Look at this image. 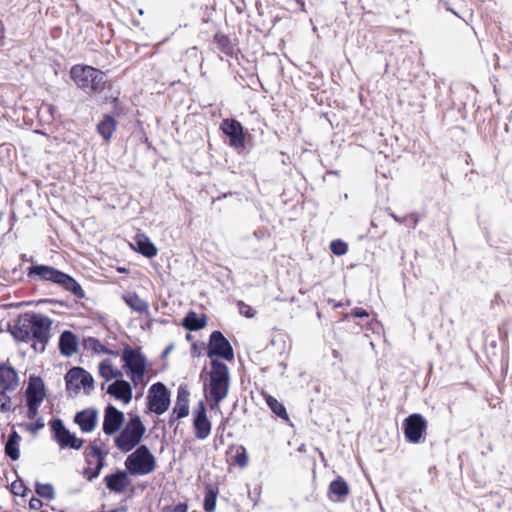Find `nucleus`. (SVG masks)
Masks as SVG:
<instances>
[{"mask_svg":"<svg viewBox=\"0 0 512 512\" xmlns=\"http://www.w3.org/2000/svg\"><path fill=\"white\" fill-rule=\"evenodd\" d=\"M52 324V319L44 314L27 312L19 315L8 331L17 342H31L35 352L43 353L51 338Z\"/></svg>","mask_w":512,"mask_h":512,"instance_id":"1","label":"nucleus"},{"mask_svg":"<svg viewBox=\"0 0 512 512\" xmlns=\"http://www.w3.org/2000/svg\"><path fill=\"white\" fill-rule=\"evenodd\" d=\"M203 393L210 410L219 411L221 402L228 396L230 390V372L228 366L219 359L210 361V369L204 375Z\"/></svg>","mask_w":512,"mask_h":512,"instance_id":"2","label":"nucleus"},{"mask_svg":"<svg viewBox=\"0 0 512 512\" xmlns=\"http://www.w3.org/2000/svg\"><path fill=\"white\" fill-rule=\"evenodd\" d=\"M70 78L75 85L90 96L112 90L113 82L103 71L85 64H75L70 69Z\"/></svg>","mask_w":512,"mask_h":512,"instance_id":"3","label":"nucleus"},{"mask_svg":"<svg viewBox=\"0 0 512 512\" xmlns=\"http://www.w3.org/2000/svg\"><path fill=\"white\" fill-rule=\"evenodd\" d=\"M27 277L31 280L51 282L72 293L78 299L85 298V291L72 276L52 266L44 264L32 265L27 269Z\"/></svg>","mask_w":512,"mask_h":512,"instance_id":"4","label":"nucleus"},{"mask_svg":"<svg viewBox=\"0 0 512 512\" xmlns=\"http://www.w3.org/2000/svg\"><path fill=\"white\" fill-rule=\"evenodd\" d=\"M121 359L124 362L123 368L129 374L133 385L135 387L146 385L144 377L146 374L147 359L140 350L127 345L122 350Z\"/></svg>","mask_w":512,"mask_h":512,"instance_id":"5","label":"nucleus"},{"mask_svg":"<svg viewBox=\"0 0 512 512\" xmlns=\"http://www.w3.org/2000/svg\"><path fill=\"white\" fill-rule=\"evenodd\" d=\"M146 428L138 415L130 417L122 431L114 438L115 446L122 452L133 450L142 440Z\"/></svg>","mask_w":512,"mask_h":512,"instance_id":"6","label":"nucleus"},{"mask_svg":"<svg viewBox=\"0 0 512 512\" xmlns=\"http://www.w3.org/2000/svg\"><path fill=\"white\" fill-rule=\"evenodd\" d=\"M124 465L131 475H147L154 472L157 467L156 459L146 445L139 446L128 455Z\"/></svg>","mask_w":512,"mask_h":512,"instance_id":"7","label":"nucleus"},{"mask_svg":"<svg viewBox=\"0 0 512 512\" xmlns=\"http://www.w3.org/2000/svg\"><path fill=\"white\" fill-rule=\"evenodd\" d=\"M83 456L86 466L82 475L88 481H92L100 475L105 465L107 452L101 448L97 441H93L85 447Z\"/></svg>","mask_w":512,"mask_h":512,"instance_id":"8","label":"nucleus"},{"mask_svg":"<svg viewBox=\"0 0 512 512\" xmlns=\"http://www.w3.org/2000/svg\"><path fill=\"white\" fill-rule=\"evenodd\" d=\"M66 391L70 395H78L81 391L89 395L94 390L93 376L82 367H72L64 377Z\"/></svg>","mask_w":512,"mask_h":512,"instance_id":"9","label":"nucleus"},{"mask_svg":"<svg viewBox=\"0 0 512 512\" xmlns=\"http://www.w3.org/2000/svg\"><path fill=\"white\" fill-rule=\"evenodd\" d=\"M45 397L46 390L43 380L39 376H30L28 386L25 391L28 419H36L39 407Z\"/></svg>","mask_w":512,"mask_h":512,"instance_id":"10","label":"nucleus"},{"mask_svg":"<svg viewBox=\"0 0 512 512\" xmlns=\"http://www.w3.org/2000/svg\"><path fill=\"white\" fill-rule=\"evenodd\" d=\"M207 356L211 360L221 358L228 362L234 361L233 347L221 331L215 330L210 334Z\"/></svg>","mask_w":512,"mask_h":512,"instance_id":"11","label":"nucleus"},{"mask_svg":"<svg viewBox=\"0 0 512 512\" xmlns=\"http://www.w3.org/2000/svg\"><path fill=\"white\" fill-rule=\"evenodd\" d=\"M50 429L53 435L54 441L58 444L60 449H73L80 450L85 440L77 437L74 433H71L63 424L61 419H53L50 421Z\"/></svg>","mask_w":512,"mask_h":512,"instance_id":"12","label":"nucleus"},{"mask_svg":"<svg viewBox=\"0 0 512 512\" xmlns=\"http://www.w3.org/2000/svg\"><path fill=\"white\" fill-rule=\"evenodd\" d=\"M148 409L157 414L165 413L170 405V392L162 382L154 383L148 390Z\"/></svg>","mask_w":512,"mask_h":512,"instance_id":"13","label":"nucleus"},{"mask_svg":"<svg viewBox=\"0 0 512 512\" xmlns=\"http://www.w3.org/2000/svg\"><path fill=\"white\" fill-rule=\"evenodd\" d=\"M426 431L427 421L421 414H411L403 421L404 436L409 443H420L424 439Z\"/></svg>","mask_w":512,"mask_h":512,"instance_id":"14","label":"nucleus"},{"mask_svg":"<svg viewBox=\"0 0 512 512\" xmlns=\"http://www.w3.org/2000/svg\"><path fill=\"white\" fill-rule=\"evenodd\" d=\"M221 131L229 137V145L237 151L245 149V133L242 124L233 118L222 120Z\"/></svg>","mask_w":512,"mask_h":512,"instance_id":"15","label":"nucleus"},{"mask_svg":"<svg viewBox=\"0 0 512 512\" xmlns=\"http://www.w3.org/2000/svg\"><path fill=\"white\" fill-rule=\"evenodd\" d=\"M212 424L207 416L205 403L200 401L193 411L194 436L198 440L208 438L211 433Z\"/></svg>","mask_w":512,"mask_h":512,"instance_id":"16","label":"nucleus"},{"mask_svg":"<svg viewBox=\"0 0 512 512\" xmlns=\"http://www.w3.org/2000/svg\"><path fill=\"white\" fill-rule=\"evenodd\" d=\"M190 392L187 385H180L172 413L169 416L168 424L172 427L178 420L189 415Z\"/></svg>","mask_w":512,"mask_h":512,"instance_id":"17","label":"nucleus"},{"mask_svg":"<svg viewBox=\"0 0 512 512\" xmlns=\"http://www.w3.org/2000/svg\"><path fill=\"white\" fill-rule=\"evenodd\" d=\"M125 420L123 412L112 405H108L104 410L103 432L106 435H113L119 431Z\"/></svg>","mask_w":512,"mask_h":512,"instance_id":"18","label":"nucleus"},{"mask_svg":"<svg viewBox=\"0 0 512 512\" xmlns=\"http://www.w3.org/2000/svg\"><path fill=\"white\" fill-rule=\"evenodd\" d=\"M129 472L126 470H118L115 473L108 474L104 477V483L110 492L115 494L124 493L131 484Z\"/></svg>","mask_w":512,"mask_h":512,"instance_id":"19","label":"nucleus"},{"mask_svg":"<svg viewBox=\"0 0 512 512\" xmlns=\"http://www.w3.org/2000/svg\"><path fill=\"white\" fill-rule=\"evenodd\" d=\"M74 423L79 426L82 433H90L97 426L98 411L93 407L78 411L74 416Z\"/></svg>","mask_w":512,"mask_h":512,"instance_id":"20","label":"nucleus"},{"mask_svg":"<svg viewBox=\"0 0 512 512\" xmlns=\"http://www.w3.org/2000/svg\"><path fill=\"white\" fill-rule=\"evenodd\" d=\"M130 247L147 258H153L158 253L157 247L144 233H137L133 238V243H130Z\"/></svg>","mask_w":512,"mask_h":512,"instance_id":"21","label":"nucleus"},{"mask_svg":"<svg viewBox=\"0 0 512 512\" xmlns=\"http://www.w3.org/2000/svg\"><path fill=\"white\" fill-rule=\"evenodd\" d=\"M19 385L16 370L5 363L0 364V390L14 391Z\"/></svg>","mask_w":512,"mask_h":512,"instance_id":"22","label":"nucleus"},{"mask_svg":"<svg viewBox=\"0 0 512 512\" xmlns=\"http://www.w3.org/2000/svg\"><path fill=\"white\" fill-rule=\"evenodd\" d=\"M117 126L115 115L104 114L96 126V131L105 143H109L117 130Z\"/></svg>","mask_w":512,"mask_h":512,"instance_id":"23","label":"nucleus"},{"mask_svg":"<svg viewBox=\"0 0 512 512\" xmlns=\"http://www.w3.org/2000/svg\"><path fill=\"white\" fill-rule=\"evenodd\" d=\"M350 493V488L347 482L338 476L334 479L328 487V498L333 502H343Z\"/></svg>","mask_w":512,"mask_h":512,"instance_id":"24","label":"nucleus"},{"mask_svg":"<svg viewBox=\"0 0 512 512\" xmlns=\"http://www.w3.org/2000/svg\"><path fill=\"white\" fill-rule=\"evenodd\" d=\"M107 392L116 399L122 400L124 403H129L132 399V387L130 383L125 380L117 379L114 383L109 385Z\"/></svg>","mask_w":512,"mask_h":512,"instance_id":"25","label":"nucleus"},{"mask_svg":"<svg viewBox=\"0 0 512 512\" xmlns=\"http://www.w3.org/2000/svg\"><path fill=\"white\" fill-rule=\"evenodd\" d=\"M213 42L216 44L217 49L225 56L230 58L236 56V40H232L228 35L217 32L213 37Z\"/></svg>","mask_w":512,"mask_h":512,"instance_id":"26","label":"nucleus"},{"mask_svg":"<svg viewBox=\"0 0 512 512\" xmlns=\"http://www.w3.org/2000/svg\"><path fill=\"white\" fill-rule=\"evenodd\" d=\"M59 350L64 356H72L78 351V340L76 335L71 331H64L59 338Z\"/></svg>","mask_w":512,"mask_h":512,"instance_id":"27","label":"nucleus"},{"mask_svg":"<svg viewBox=\"0 0 512 512\" xmlns=\"http://www.w3.org/2000/svg\"><path fill=\"white\" fill-rule=\"evenodd\" d=\"M122 299L133 311L141 314H149L148 302L140 298L136 292H128L122 296Z\"/></svg>","mask_w":512,"mask_h":512,"instance_id":"28","label":"nucleus"},{"mask_svg":"<svg viewBox=\"0 0 512 512\" xmlns=\"http://www.w3.org/2000/svg\"><path fill=\"white\" fill-rule=\"evenodd\" d=\"M207 325V316H199L195 311H189L183 319L182 326L189 331H198Z\"/></svg>","mask_w":512,"mask_h":512,"instance_id":"29","label":"nucleus"},{"mask_svg":"<svg viewBox=\"0 0 512 512\" xmlns=\"http://www.w3.org/2000/svg\"><path fill=\"white\" fill-rule=\"evenodd\" d=\"M20 441H21V436L18 434L17 431L13 430L9 434L8 440L5 444V454L13 461L18 460L20 457V450H19Z\"/></svg>","mask_w":512,"mask_h":512,"instance_id":"30","label":"nucleus"},{"mask_svg":"<svg viewBox=\"0 0 512 512\" xmlns=\"http://www.w3.org/2000/svg\"><path fill=\"white\" fill-rule=\"evenodd\" d=\"M219 489L212 484H206L204 489L203 509L205 512H214L216 509Z\"/></svg>","mask_w":512,"mask_h":512,"instance_id":"31","label":"nucleus"},{"mask_svg":"<svg viewBox=\"0 0 512 512\" xmlns=\"http://www.w3.org/2000/svg\"><path fill=\"white\" fill-rule=\"evenodd\" d=\"M261 395L263 396V398L266 401V404L274 414H276L279 418L283 420H289L287 410L281 402H279L275 397H273L266 391H262Z\"/></svg>","mask_w":512,"mask_h":512,"instance_id":"32","label":"nucleus"},{"mask_svg":"<svg viewBox=\"0 0 512 512\" xmlns=\"http://www.w3.org/2000/svg\"><path fill=\"white\" fill-rule=\"evenodd\" d=\"M98 372L99 375L105 379V381H110L114 378H119L122 376L121 371L114 368L110 359H104L99 363Z\"/></svg>","mask_w":512,"mask_h":512,"instance_id":"33","label":"nucleus"},{"mask_svg":"<svg viewBox=\"0 0 512 512\" xmlns=\"http://www.w3.org/2000/svg\"><path fill=\"white\" fill-rule=\"evenodd\" d=\"M84 347L88 350H91L92 352L96 354H106V355H112L117 356L118 353L116 351H113L109 348H107L105 345H103L99 339L95 337H87L84 339Z\"/></svg>","mask_w":512,"mask_h":512,"instance_id":"34","label":"nucleus"},{"mask_svg":"<svg viewBox=\"0 0 512 512\" xmlns=\"http://www.w3.org/2000/svg\"><path fill=\"white\" fill-rule=\"evenodd\" d=\"M229 452L233 453L231 456V462L241 468H244L248 464V455L246 448L243 445H232L229 447Z\"/></svg>","mask_w":512,"mask_h":512,"instance_id":"35","label":"nucleus"},{"mask_svg":"<svg viewBox=\"0 0 512 512\" xmlns=\"http://www.w3.org/2000/svg\"><path fill=\"white\" fill-rule=\"evenodd\" d=\"M120 102V91L115 90L110 96H106L103 100V103H111L114 106V113L115 116H120L124 114V111L121 107H119Z\"/></svg>","mask_w":512,"mask_h":512,"instance_id":"36","label":"nucleus"},{"mask_svg":"<svg viewBox=\"0 0 512 512\" xmlns=\"http://www.w3.org/2000/svg\"><path fill=\"white\" fill-rule=\"evenodd\" d=\"M330 249H331L333 254H335L337 256H342V255H345L347 253L348 245H347L346 242H344V241H342L340 239H337V240L331 241Z\"/></svg>","mask_w":512,"mask_h":512,"instance_id":"37","label":"nucleus"},{"mask_svg":"<svg viewBox=\"0 0 512 512\" xmlns=\"http://www.w3.org/2000/svg\"><path fill=\"white\" fill-rule=\"evenodd\" d=\"M10 490L11 493L14 494L15 496L25 497L28 488L21 479H17L11 483Z\"/></svg>","mask_w":512,"mask_h":512,"instance_id":"38","label":"nucleus"},{"mask_svg":"<svg viewBox=\"0 0 512 512\" xmlns=\"http://www.w3.org/2000/svg\"><path fill=\"white\" fill-rule=\"evenodd\" d=\"M36 493L45 499H52L54 497V489L51 484H37Z\"/></svg>","mask_w":512,"mask_h":512,"instance_id":"39","label":"nucleus"},{"mask_svg":"<svg viewBox=\"0 0 512 512\" xmlns=\"http://www.w3.org/2000/svg\"><path fill=\"white\" fill-rule=\"evenodd\" d=\"M239 313L246 318H253L256 315V310L252 308L249 304L245 303L242 300L237 301L236 303Z\"/></svg>","mask_w":512,"mask_h":512,"instance_id":"40","label":"nucleus"},{"mask_svg":"<svg viewBox=\"0 0 512 512\" xmlns=\"http://www.w3.org/2000/svg\"><path fill=\"white\" fill-rule=\"evenodd\" d=\"M8 391L0 390V412L6 413L12 410L11 398L7 395Z\"/></svg>","mask_w":512,"mask_h":512,"instance_id":"41","label":"nucleus"},{"mask_svg":"<svg viewBox=\"0 0 512 512\" xmlns=\"http://www.w3.org/2000/svg\"><path fill=\"white\" fill-rule=\"evenodd\" d=\"M349 316L355 317V318H364V317L367 318L370 316V313L361 307H355L350 311L349 314L345 315V318H348Z\"/></svg>","mask_w":512,"mask_h":512,"instance_id":"42","label":"nucleus"},{"mask_svg":"<svg viewBox=\"0 0 512 512\" xmlns=\"http://www.w3.org/2000/svg\"><path fill=\"white\" fill-rule=\"evenodd\" d=\"M162 512H188V504L183 502L174 506H165Z\"/></svg>","mask_w":512,"mask_h":512,"instance_id":"43","label":"nucleus"},{"mask_svg":"<svg viewBox=\"0 0 512 512\" xmlns=\"http://www.w3.org/2000/svg\"><path fill=\"white\" fill-rule=\"evenodd\" d=\"M42 506V501L37 497H32L29 501V508L32 510H40Z\"/></svg>","mask_w":512,"mask_h":512,"instance_id":"44","label":"nucleus"},{"mask_svg":"<svg viewBox=\"0 0 512 512\" xmlns=\"http://www.w3.org/2000/svg\"><path fill=\"white\" fill-rule=\"evenodd\" d=\"M44 427V423L41 421V419H38L34 424L31 423L28 425V430L32 431V432H36L37 430L41 429Z\"/></svg>","mask_w":512,"mask_h":512,"instance_id":"45","label":"nucleus"},{"mask_svg":"<svg viewBox=\"0 0 512 512\" xmlns=\"http://www.w3.org/2000/svg\"><path fill=\"white\" fill-rule=\"evenodd\" d=\"M5 38V27L3 22L0 20V45L3 44Z\"/></svg>","mask_w":512,"mask_h":512,"instance_id":"46","label":"nucleus"},{"mask_svg":"<svg viewBox=\"0 0 512 512\" xmlns=\"http://www.w3.org/2000/svg\"><path fill=\"white\" fill-rule=\"evenodd\" d=\"M295 2L302 8L304 9V6H305V2L304 0H295Z\"/></svg>","mask_w":512,"mask_h":512,"instance_id":"47","label":"nucleus"},{"mask_svg":"<svg viewBox=\"0 0 512 512\" xmlns=\"http://www.w3.org/2000/svg\"><path fill=\"white\" fill-rule=\"evenodd\" d=\"M410 218H411V221L413 222V225L415 226L418 222L417 217H415L414 215H411Z\"/></svg>","mask_w":512,"mask_h":512,"instance_id":"48","label":"nucleus"}]
</instances>
